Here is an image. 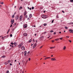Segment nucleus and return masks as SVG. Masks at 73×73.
<instances>
[{
    "instance_id": "25",
    "label": "nucleus",
    "mask_w": 73,
    "mask_h": 73,
    "mask_svg": "<svg viewBox=\"0 0 73 73\" xmlns=\"http://www.w3.org/2000/svg\"><path fill=\"white\" fill-rule=\"evenodd\" d=\"M44 26H46V23H44L43 24Z\"/></svg>"
},
{
    "instance_id": "10",
    "label": "nucleus",
    "mask_w": 73,
    "mask_h": 73,
    "mask_svg": "<svg viewBox=\"0 0 73 73\" xmlns=\"http://www.w3.org/2000/svg\"><path fill=\"white\" fill-rule=\"evenodd\" d=\"M26 14H27V12H26V11H25L24 14V16H25V15H26Z\"/></svg>"
},
{
    "instance_id": "12",
    "label": "nucleus",
    "mask_w": 73,
    "mask_h": 73,
    "mask_svg": "<svg viewBox=\"0 0 73 73\" xmlns=\"http://www.w3.org/2000/svg\"><path fill=\"white\" fill-rule=\"evenodd\" d=\"M32 14H30L29 15V17H30V18H31V17H32Z\"/></svg>"
},
{
    "instance_id": "6",
    "label": "nucleus",
    "mask_w": 73,
    "mask_h": 73,
    "mask_svg": "<svg viewBox=\"0 0 73 73\" xmlns=\"http://www.w3.org/2000/svg\"><path fill=\"white\" fill-rule=\"evenodd\" d=\"M21 49H22V50H25V47L23 46H22L21 47Z\"/></svg>"
},
{
    "instance_id": "14",
    "label": "nucleus",
    "mask_w": 73,
    "mask_h": 73,
    "mask_svg": "<svg viewBox=\"0 0 73 73\" xmlns=\"http://www.w3.org/2000/svg\"><path fill=\"white\" fill-rule=\"evenodd\" d=\"M65 49H66V46H64L63 49H64V50H65Z\"/></svg>"
},
{
    "instance_id": "36",
    "label": "nucleus",
    "mask_w": 73,
    "mask_h": 73,
    "mask_svg": "<svg viewBox=\"0 0 73 73\" xmlns=\"http://www.w3.org/2000/svg\"><path fill=\"white\" fill-rule=\"evenodd\" d=\"M12 27V24H11V26H10V27L11 28V27Z\"/></svg>"
},
{
    "instance_id": "47",
    "label": "nucleus",
    "mask_w": 73,
    "mask_h": 73,
    "mask_svg": "<svg viewBox=\"0 0 73 73\" xmlns=\"http://www.w3.org/2000/svg\"><path fill=\"white\" fill-rule=\"evenodd\" d=\"M28 60H27L26 61V64H27V62H28Z\"/></svg>"
},
{
    "instance_id": "38",
    "label": "nucleus",
    "mask_w": 73,
    "mask_h": 73,
    "mask_svg": "<svg viewBox=\"0 0 73 73\" xmlns=\"http://www.w3.org/2000/svg\"><path fill=\"white\" fill-rule=\"evenodd\" d=\"M70 2H71V3L73 2V0H70Z\"/></svg>"
},
{
    "instance_id": "57",
    "label": "nucleus",
    "mask_w": 73,
    "mask_h": 73,
    "mask_svg": "<svg viewBox=\"0 0 73 73\" xmlns=\"http://www.w3.org/2000/svg\"><path fill=\"white\" fill-rule=\"evenodd\" d=\"M49 37H50V36H49L48 37V38H49Z\"/></svg>"
},
{
    "instance_id": "19",
    "label": "nucleus",
    "mask_w": 73,
    "mask_h": 73,
    "mask_svg": "<svg viewBox=\"0 0 73 73\" xmlns=\"http://www.w3.org/2000/svg\"><path fill=\"white\" fill-rule=\"evenodd\" d=\"M44 38V36H41L40 38Z\"/></svg>"
},
{
    "instance_id": "22",
    "label": "nucleus",
    "mask_w": 73,
    "mask_h": 73,
    "mask_svg": "<svg viewBox=\"0 0 73 73\" xmlns=\"http://www.w3.org/2000/svg\"><path fill=\"white\" fill-rule=\"evenodd\" d=\"M1 38H2V40H4V37L2 36Z\"/></svg>"
},
{
    "instance_id": "13",
    "label": "nucleus",
    "mask_w": 73,
    "mask_h": 73,
    "mask_svg": "<svg viewBox=\"0 0 73 73\" xmlns=\"http://www.w3.org/2000/svg\"><path fill=\"white\" fill-rule=\"evenodd\" d=\"M24 36H27V33H25L23 34Z\"/></svg>"
},
{
    "instance_id": "51",
    "label": "nucleus",
    "mask_w": 73,
    "mask_h": 73,
    "mask_svg": "<svg viewBox=\"0 0 73 73\" xmlns=\"http://www.w3.org/2000/svg\"><path fill=\"white\" fill-rule=\"evenodd\" d=\"M14 45H16V43L15 42L14 43Z\"/></svg>"
},
{
    "instance_id": "21",
    "label": "nucleus",
    "mask_w": 73,
    "mask_h": 73,
    "mask_svg": "<svg viewBox=\"0 0 73 73\" xmlns=\"http://www.w3.org/2000/svg\"><path fill=\"white\" fill-rule=\"evenodd\" d=\"M14 17H15V15H13L12 16V18L13 19V18H14Z\"/></svg>"
},
{
    "instance_id": "37",
    "label": "nucleus",
    "mask_w": 73,
    "mask_h": 73,
    "mask_svg": "<svg viewBox=\"0 0 73 73\" xmlns=\"http://www.w3.org/2000/svg\"><path fill=\"white\" fill-rule=\"evenodd\" d=\"M68 41H69V42H72V41L70 40H69Z\"/></svg>"
},
{
    "instance_id": "15",
    "label": "nucleus",
    "mask_w": 73,
    "mask_h": 73,
    "mask_svg": "<svg viewBox=\"0 0 73 73\" xmlns=\"http://www.w3.org/2000/svg\"><path fill=\"white\" fill-rule=\"evenodd\" d=\"M37 46V43H35L34 44V46Z\"/></svg>"
},
{
    "instance_id": "43",
    "label": "nucleus",
    "mask_w": 73,
    "mask_h": 73,
    "mask_svg": "<svg viewBox=\"0 0 73 73\" xmlns=\"http://www.w3.org/2000/svg\"><path fill=\"white\" fill-rule=\"evenodd\" d=\"M10 36L11 37H12V34H11V35H10Z\"/></svg>"
},
{
    "instance_id": "2",
    "label": "nucleus",
    "mask_w": 73,
    "mask_h": 73,
    "mask_svg": "<svg viewBox=\"0 0 73 73\" xmlns=\"http://www.w3.org/2000/svg\"><path fill=\"white\" fill-rule=\"evenodd\" d=\"M11 24H13L14 23V19H11Z\"/></svg>"
},
{
    "instance_id": "42",
    "label": "nucleus",
    "mask_w": 73,
    "mask_h": 73,
    "mask_svg": "<svg viewBox=\"0 0 73 73\" xmlns=\"http://www.w3.org/2000/svg\"><path fill=\"white\" fill-rule=\"evenodd\" d=\"M32 9H34V7H32Z\"/></svg>"
},
{
    "instance_id": "48",
    "label": "nucleus",
    "mask_w": 73,
    "mask_h": 73,
    "mask_svg": "<svg viewBox=\"0 0 73 73\" xmlns=\"http://www.w3.org/2000/svg\"><path fill=\"white\" fill-rule=\"evenodd\" d=\"M35 47H36V46H34L33 47V48H35Z\"/></svg>"
},
{
    "instance_id": "40",
    "label": "nucleus",
    "mask_w": 73,
    "mask_h": 73,
    "mask_svg": "<svg viewBox=\"0 0 73 73\" xmlns=\"http://www.w3.org/2000/svg\"><path fill=\"white\" fill-rule=\"evenodd\" d=\"M53 21H54V20H52L51 22L52 23H53Z\"/></svg>"
},
{
    "instance_id": "54",
    "label": "nucleus",
    "mask_w": 73,
    "mask_h": 73,
    "mask_svg": "<svg viewBox=\"0 0 73 73\" xmlns=\"http://www.w3.org/2000/svg\"><path fill=\"white\" fill-rule=\"evenodd\" d=\"M29 61H30V60H31V58H29Z\"/></svg>"
},
{
    "instance_id": "59",
    "label": "nucleus",
    "mask_w": 73,
    "mask_h": 73,
    "mask_svg": "<svg viewBox=\"0 0 73 73\" xmlns=\"http://www.w3.org/2000/svg\"><path fill=\"white\" fill-rule=\"evenodd\" d=\"M29 18H27V20H29Z\"/></svg>"
},
{
    "instance_id": "30",
    "label": "nucleus",
    "mask_w": 73,
    "mask_h": 73,
    "mask_svg": "<svg viewBox=\"0 0 73 73\" xmlns=\"http://www.w3.org/2000/svg\"><path fill=\"white\" fill-rule=\"evenodd\" d=\"M16 25V23H15V24H14L13 25L14 27H15V26Z\"/></svg>"
},
{
    "instance_id": "44",
    "label": "nucleus",
    "mask_w": 73,
    "mask_h": 73,
    "mask_svg": "<svg viewBox=\"0 0 73 73\" xmlns=\"http://www.w3.org/2000/svg\"><path fill=\"white\" fill-rule=\"evenodd\" d=\"M56 33L55 32H54V35H56Z\"/></svg>"
},
{
    "instance_id": "27",
    "label": "nucleus",
    "mask_w": 73,
    "mask_h": 73,
    "mask_svg": "<svg viewBox=\"0 0 73 73\" xmlns=\"http://www.w3.org/2000/svg\"><path fill=\"white\" fill-rule=\"evenodd\" d=\"M47 32H45L44 33H42V34H45V33H46Z\"/></svg>"
},
{
    "instance_id": "60",
    "label": "nucleus",
    "mask_w": 73,
    "mask_h": 73,
    "mask_svg": "<svg viewBox=\"0 0 73 73\" xmlns=\"http://www.w3.org/2000/svg\"><path fill=\"white\" fill-rule=\"evenodd\" d=\"M66 37H68V38H69V37L68 36H66Z\"/></svg>"
},
{
    "instance_id": "26",
    "label": "nucleus",
    "mask_w": 73,
    "mask_h": 73,
    "mask_svg": "<svg viewBox=\"0 0 73 73\" xmlns=\"http://www.w3.org/2000/svg\"><path fill=\"white\" fill-rule=\"evenodd\" d=\"M8 63L7 62H5V65H8Z\"/></svg>"
},
{
    "instance_id": "28",
    "label": "nucleus",
    "mask_w": 73,
    "mask_h": 73,
    "mask_svg": "<svg viewBox=\"0 0 73 73\" xmlns=\"http://www.w3.org/2000/svg\"><path fill=\"white\" fill-rule=\"evenodd\" d=\"M11 61V60H9L8 61V63H9V62H10Z\"/></svg>"
},
{
    "instance_id": "55",
    "label": "nucleus",
    "mask_w": 73,
    "mask_h": 73,
    "mask_svg": "<svg viewBox=\"0 0 73 73\" xmlns=\"http://www.w3.org/2000/svg\"><path fill=\"white\" fill-rule=\"evenodd\" d=\"M62 12H63V13H65V12H64V11H62Z\"/></svg>"
},
{
    "instance_id": "50",
    "label": "nucleus",
    "mask_w": 73,
    "mask_h": 73,
    "mask_svg": "<svg viewBox=\"0 0 73 73\" xmlns=\"http://www.w3.org/2000/svg\"><path fill=\"white\" fill-rule=\"evenodd\" d=\"M25 17L26 18H27V17H28V16H27V15H26Z\"/></svg>"
},
{
    "instance_id": "29",
    "label": "nucleus",
    "mask_w": 73,
    "mask_h": 73,
    "mask_svg": "<svg viewBox=\"0 0 73 73\" xmlns=\"http://www.w3.org/2000/svg\"><path fill=\"white\" fill-rule=\"evenodd\" d=\"M32 41V40H30L29 41V42H31Z\"/></svg>"
},
{
    "instance_id": "35",
    "label": "nucleus",
    "mask_w": 73,
    "mask_h": 73,
    "mask_svg": "<svg viewBox=\"0 0 73 73\" xmlns=\"http://www.w3.org/2000/svg\"><path fill=\"white\" fill-rule=\"evenodd\" d=\"M43 46H41L40 48V49H41V48H42V47Z\"/></svg>"
},
{
    "instance_id": "33",
    "label": "nucleus",
    "mask_w": 73,
    "mask_h": 73,
    "mask_svg": "<svg viewBox=\"0 0 73 73\" xmlns=\"http://www.w3.org/2000/svg\"><path fill=\"white\" fill-rule=\"evenodd\" d=\"M50 49H52V48H53V47H50Z\"/></svg>"
},
{
    "instance_id": "23",
    "label": "nucleus",
    "mask_w": 73,
    "mask_h": 73,
    "mask_svg": "<svg viewBox=\"0 0 73 73\" xmlns=\"http://www.w3.org/2000/svg\"><path fill=\"white\" fill-rule=\"evenodd\" d=\"M65 29H68V27H65Z\"/></svg>"
},
{
    "instance_id": "20",
    "label": "nucleus",
    "mask_w": 73,
    "mask_h": 73,
    "mask_svg": "<svg viewBox=\"0 0 73 73\" xmlns=\"http://www.w3.org/2000/svg\"><path fill=\"white\" fill-rule=\"evenodd\" d=\"M58 40H59V38H58L57 39H55V41H58Z\"/></svg>"
},
{
    "instance_id": "64",
    "label": "nucleus",
    "mask_w": 73,
    "mask_h": 73,
    "mask_svg": "<svg viewBox=\"0 0 73 73\" xmlns=\"http://www.w3.org/2000/svg\"><path fill=\"white\" fill-rule=\"evenodd\" d=\"M24 73V71H23L22 73Z\"/></svg>"
},
{
    "instance_id": "31",
    "label": "nucleus",
    "mask_w": 73,
    "mask_h": 73,
    "mask_svg": "<svg viewBox=\"0 0 73 73\" xmlns=\"http://www.w3.org/2000/svg\"><path fill=\"white\" fill-rule=\"evenodd\" d=\"M11 45H13L14 43L13 42H11Z\"/></svg>"
},
{
    "instance_id": "62",
    "label": "nucleus",
    "mask_w": 73,
    "mask_h": 73,
    "mask_svg": "<svg viewBox=\"0 0 73 73\" xmlns=\"http://www.w3.org/2000/svg\"><path fill=\"white\" fill-rule=\"evenodd\" d=\"M43 12L44 13H45V11H44Z\"/></svg>"
},
{
    "instance_id": "32",
    "label": "nucleus",
    "mask_w": 73,
    "mask_h": 73,
    "mask_svg": "<svg viewBox=\"0 0 73 73\" xmlns=\"http://www.w3.org/2000/svg\"><path fill=\"white\" fill-rule=\"evenodd\" d=\"M3 3H3V2H0L1 4H3Z\"/></svg>"
},
{
    "instance_id": "56",
    "label": "nucleus",
    "mask_w": 73,
    "mask_h": 73,
    "mask_svg": "<svg viewBox=\"0 0 73 73\" xmlns=\"http://www.w3.org/2000/svg\"><path fill=\"white\" fill-rule=\"evenodd\" d=\"M29 9H30V10H31V9H31V8H30Z\"/></svg>"
},
{
    "instance_id": "24",
    "label": "nucleus",
    "mask_w": 73,
    "mask_h": 73,
    "mask_svg": "<svg viewBox=\"0 0 73 73\" xmlns=\"http://www.w3.org/2000/svg\"><path fill=\"white\" fill-rule=\"evenodd\" d=\"M11 29H12V31H14V30H15V29L14 28H12Z\"/></svg>"
},
{
    "instance_id": "45",
    "label": "nucleus",
    "mask_w": 73,
    "mask_h": 73,
    "mask_svg": "<svg viewBox=\"0 0 73 73\" xmlns=\"http://www.w3.org/2000/svg\"><path fill=\"white\" fill-rule=\"evenodd\" d=\"M60 40H62V38H60Z\"/></svg>"
},
{
    "instance_id": "53",
    "label": "nucleus",
    "mask_w": 73,
    "mask_h": 73,
    "mask_svg": "<svg viewBox=\"0 0 73 73\" xmlns=\"http://www.w3.org/2000/svg\"><path fill=\"white\" fill-rule=\"evenodd\" d=\"M10 31V29H9V30H8V32H9V31Z\"/></svg>"
},
{
    "instance_id": "4",
    "label": "nucleus",
    "mask_w": 73,
    "mask_h": 73,
    "mask_svg": "<svg viewBox=\"0 0 73 73\" xmlns=\"http://www.w3.org/2000/svg\"><path fill=\"white\" fill-rule=\"evenodd\" d=\"M15 18L16 20H19V16H17L15 17Z\"/></svg>"
},
{
    "instance_id": "18",
    "label": "nucleus",
    "mask_w": 73,
    "mask_h": 73,
    "mask_svg": "<svg viewBox=\"0 0 73 73\" xmlns=\"http://www.w3.org/2000/svg\"><path fill=\"white\" fill-rule=\"evenodd\" d=\"M4 57H5V56H2V57H1V58H4Z\"/></svg>"
},
{
    "instance_id": "17",
    "label": "nucleus",
    "mask_w": 73,
    "mask_h": 73,
    "mask_svg": "<svg viewBox=\"0 0 73 73\" xmlns=\"http://www.w3.org/2000/svg\"><path fill=\"white\" fill-rule=\"evenodd\" d=\"M68 24H69L70 25H71V24H73V23L72 22L69 23H68Z\"/></svg>"
},
{
    "instance_id": "41",
    "label": "nucleus",
    "mask_w": 73,
    "mask_h": 73,
    "mask_svg": "<svg viewBox=\"0 0 73 73\" xmlns=\"http://www.w3.org/2000/svg\"><path fill=\"white\" fill-rule=\"evenodd\" d=\"M10 46H11L12 47H13V46L12 45H10Z\"/></svg>"
},
{
    "instance_id": "1",
    "label": "nucleus",
    "mask_w": 73,
    "mask_h": 73,
    "mask_svg": "<svg viewBox=\"0 0 73 73\" xmlns=\"http://www.w3.org/2000/svg\"><path fill=\"white\" fill-rule=\"evenodd\" d=\"M42 17L43 18V19H46V18H47L48 17H47V15H42Z\"/></svg>"
},
{
    "instance_id": "39",
    "label": "nucleus",
    "mask_w": 73,
    "mask_h": 73,
    "mask_svg": "<svg viewBox=\"0 0 73 73\" xmlns=\"http://www.w3.org/2000/svg\"><path fill=\"white\" fill-rule=\"evenodd\" d=\"M9 73V70H7V71L6 73Z\"/></svg>"
},
{
    "instance_id": "3",
    "label": "nucleus",
    "mask_w": 73,
    "mask_h": 73,
    "mask_svg": "<svg viewBox=\"0 0 73 73\" xmlns=\"http://www.w3.org/2000/svg\"><path fill=\"white\" fill-rule=\"evenodd\" d=\"M22 45H23V44H20L18 45V48H20L21 47V46H22Z\"/></svg>"
},
{
    "instance_id": "7",
    "label": "nucleus",
    "mask_w": 73,
    "mask_h": 73,
    "mask_svg": "<svg viewBox=\"0 0 73 73\" xmlns=\"http://www.w3.org/2000/svg\"><path fill=\"white\" fill-rule=\"evenodd\" d=\"M51 60L52 61H56V59L55 58H51Z\"/></svg>"
},
{
    "instance_id": "58",
    "label": "nucleus",
    "mask_w": 73,
    "mask_h": 73,
    "mask_svg": "<svg viewBox=\"0 0 73 73\" xmlns=\"http://www.w3.org/2000/svg\"><path fill=\"white\" fill-rule=\"evenodd\" d=\"M20 7L21 8V9H22V8H23V7H21V6Z\"/></svg>"
},
{
    "instance_id": "8",
    "label": "nucleus",
    "mask_w": 73,
    "mask_h": 73,
    "mask_svg": "<svg viewBox=\"0 0 73 73\" xmlns=\"http://www.w3.org/2000/svg\"><path fill=\"white\" fill-rule=\"evenodd\" d=\"M20 20H21L22 19V18H23V16L22 15H21L20 17Z\"/></svg>"
},
{
    "instance_id": "52",
    "label": "nucleus",
    "mask_w": 73,
    "mask_h": 73,
    "mask_svg": "<svg viewBox=\"0 0 73 73\" xmlns=\"http://www.w3.org/2000/svg\"><path fill=\"white\" fill-rule=\"evenodd\" d=\"M10 65L11 66L12 65V64L11 63H10Z\"/></svg>"
},
{
    "instance_id": "63",
    "label": "nucleus",
    "mask_w": 73,
    "mask_h": 73,
    "mask_svg": "<svg viewBox=\"0 0 73 73\" xmlns=\"http://www.w3.org/2000/svg\"><path fill=\"white\" fill-rule=\"evenodd\" d=\"M15 62H16V60H15Z\"/></svg>"
},
{
    "instance_id": "16",
    "label": "nucleus",
    "mask_w": 73,
    "mask_h": 73,
    "mask_svg": "<svg viewBox=\"0 0 73 73\" xmlns=\"http://www.w3.org/2000/svg\"><path fill=\"white\" fill-rule=\"evenodd\" d=\"M47 58H50V57H46L44 59V60H46Z\"/></svg>"
},
{
    "instance_id": "49",
    "label": "nucleus",
    "mask_w": 73,
    "mask_h": 73,
    "mask_svg": "<svg viewBox=\"0 0 73 73\" xmlns=\"http://www.w3.org/2000/svg\"><path fill=\"white\" fill-rule=\"evenodd\" d=\"M29 53H30V52H27V54H29Z\"/></svg>"
},
{
    "instance_id": "11",
    "label": "nucleus",
    "mask_w": 73,
    "mask_h": 73,
    "mask_svg": "<svg viewBox=\"0 0 73 73\" xmlns=\"http://www.w3.org/2000/svg\"><path fill=\"white\" fill-rule=\"evenodd\" d=\"M24 27L25 28H27V25H24Z\"/></svg>"
},
{
    "instance_id": "9",
    "label": "nucleus",
    "mask_w": 73,
    "mask_h": 73,
    "mask_svg": "<svg viewBox=\"0 0 73 73\" xmlns=\"http://www.w3.org/2000/svg\"><path fill=\"white\" fill-rule=\"evenodd\" d=\"M24 55L25 56L27 55V51H25L24 52Z\"/></svg>"
},
{
    "instance_id": "5",
    "label": "nucleus",
    "mask_w": 73,
    "mask_h": 73,
    "mask_svg": "<svg viewBox=\"0 0 73 73\" xmlns=\"http://www.w3.org/2000/svg\"><path fill=\"white\" fill-rule=\"evenodd\" d=\"M69 31L70 32V33H73V30L72 29L69 30Z\"/></svg>"
},
{
    "instance_id": "61",
    "label": "nucleus",
    "mask_w": 73,
    "mask_h": 73,
    "mask_svg": "<svg viewBox=\"0 0 73 73\" xmlns=\"http://www.w3.org/2000/svg\"><path fill=\"white\" fill-rule=\"evenodd\" d=\"M9 32L7 31V34H8Z\"/></svg>"
},
{
    "instance_id": "46",
    "label": "nucleus",
    "mask_w": 73,
    "mask_h": 73,
    "mask_svg": "<svg viewBox=\"0 0 73 73\" xmlns=\"http://www.w3.org/2000/svg\"><path fill=\"white\" fill-rule=\"evenodd\" d=\"M52 42H54V40H52Z\"/></svg>"
},
{
    "instance_id": "34",
    "label": "nucleus",
    "mask_w": 73,
    "mask_h": 73,
    "mask_svg": "<svg viewBox=\"0 0 73 73\" xmlns=\"http://www.w3.org/2000/svg\"><path fill=\"white\" fill-rule=\"evenodd\" d=\"M50 33H52V32H53V31L52 30L50 31Z\"/></svg>"
}]
</instances>
